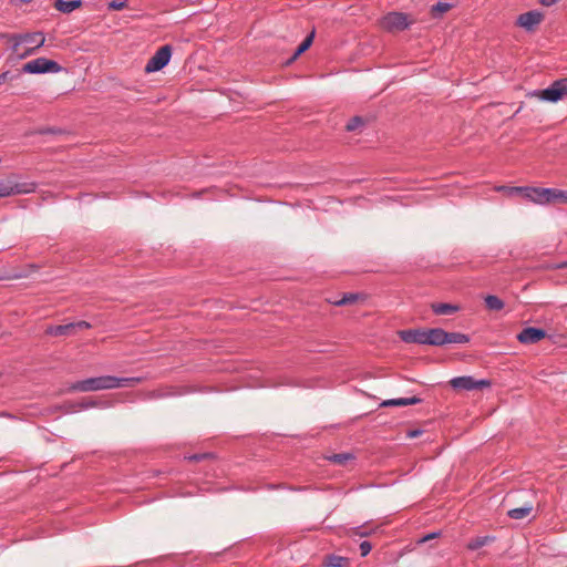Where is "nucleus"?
<instances>
[{"instance_id":"27","label":"nucleus","mask_w":567,"mask_h":567,"mask_svg":"<svg viewBox=\"0 0 567 567\" xmlns=\"http://www.w3.org/2000/svg\"><path fill=\"white\" fill-rule=\"evenodd\" d=\"M451 9V4L446 2H437L432 7L431 12L433 17H439Z\"/></svg>"},{"instance_id":"3","label":"nucleus","mask_w":567,"mask_h":567,"mask_svg":"<svg viewBox=\"0 0 567 567\" xmlns=\"http://www.w3.org/2000/svg\"><path fill=\"white\" fill-rule=\"evenodd\" d=\"M565 95H567V78L555 81L545 90H536L528 93V96L553 103L560 101Z\"/></svg>"},{"instance_id":"7","label":"nucleus","mask_w":567,"mask_h":567,"mask_svg":"<svg viewBox=\"0 0 567 567\" xmlns=\"http://www.w3.org/2000/svg\"><path fill=\"white\" fill-rule=\"evenodd\" d=\"M450 385L456 391L482 390L491 386L488 380H475L471 375L456 377L450 380Z\"/></svg>"},{"instance_id":"1","label":"nucleus","mask_w":567,"mask_h":567,"mask_svg":"<svg viewBox=\"0 0 567 567\" xmlns=\"http://www.w3.org/2000/svg\"><path fill=\"white\" fill-rule=\"evenodd\" d=\"M142 378H116L112 375H102L89 378L74 382L68 389L69 392H93L100 390H111L123 386H135L142 382Z\"/></svg>"},{"instance_id":"34","label":"nucleus","mask_w":567,"mask_h":567,"mask_svg":"<svg viewBox=\"0 0 567 567\" xmlns=\"http://www.w3.org/2000/svg\"><path fill=\"white\" fill-rule=\"evenodd\" d=\"M434 537H436V534H435V533L429 534V535H426L425 537H423V538L421 539V543H424V542H426V540H429V539H432V538H434Z\"/></svg>"},{"instance_id":"14","label":"nucleus","mask_w":567,"mask_h":567,"mask_svg":"<svg viewBox=\"0 0 567 567\" xmlns=\"http://www.w3.org/2000/svg\"><path fill=\"white\" fill-rule=\"evenodd\" d=\"M82 0H55L54 8L62 13H71L82 7Z\"/></svg>"},{"instance_id":"25","label":"nucleus","mask_w":567,"mask_h":567,"mask_svg":"<svg viewBox=\"0 0 567 567\" xmlns=\"http://www.w3.org/2000/svg\"><path fill=\"white\" fill-rule=\"evenodd\" d=\"M353 456L352 454L350 453H339V454H333L331 456L328 457V460L334 464H339V465H343L346 464L349 460H352Z\"/></svg>"},{"instance_id":"12","label":"nucleus","mask_w":567,"mask_h":567,"mask_svg":"<svg viewBox=\"0 0 567 567\" xmlns=\"http://www.w3.org/2000/svg\"><path fill=\"white\" fill-rule=\"evenodd\" d=\"M399 336L406 343L426 344V329L401 330Z\"/></svg>"},{"instance_id":"32","label":"nucleus","mask_w":567,"mask_h":567,"mask_svg":"<svg viewBox=\"0 0 567 567\" xmlns=\"http://www.w3.org/2000/svg\"><path fill=\"white\" fill-rule=\"evenodd\" d=\"M422 434L421 430H412L408 432V437L414 439Z\"/></svg>"},{"instance_id":"23","label":"nucleus","mask_w":567,"mask_h":567,"mask_svg":"<svg viewBox=\"0 0 567 567\" xmlns=\"http://www.w3.org/2000/svg\"><path fill=\"white\" fill-rule=\"evenodd\" d=\"M567 204V190L550 188V204Z\"/></svg>"},{"instance_id":"5","label":"nucleus","mask_w":567,"mask_h":567,"mask_svg":"<svg viewBox=\"0 0 567 567\" xmlns=\"http://www.w3.org/2000/svg\"><path fill=\"white\" fill-rule=\"evenodd\" d=\"M412 21L402 12H390L380 20V25L388 32H398L410 27Z\"/></svg>"},{"instance_id":"28","label":"nucleus","mask_w":567,"mask_h":567,"mask_svg":"<svg viewBox=\"0 0 567 567\" xmlns=\"http://www.w3.org/2000/svg\"><path fill=\"white\" fill-rule=\"evenodd\" d=\"M361 126H363V120H362V117H360V116H354V117H352V118L348 122V124H347L346 128H347V131L351 132V131H355L357 128H359V127H361Z\"/></svg>"},{"instance_id":"9","label":"nucleus","mask_w":567,"mask_h":567,"mask_svg":"<svg viewBox=\"0 0 567 567\" xmlns=\"http://www.w3.org/2000/svg\"><path fill=\"white\" fill-rule=\"evenodd\" d=\"M171 55L172 49L169 45H164L159 48L146 63L145 71L147 73H151L162 70L165 65L168 64Z\"/></svg>"},{"instance_id":"17","label":"nucleus","mask_w":567,"mask_h":567,"mask_svg":"<svg viewBox=\"0 0 567 567\" xmlns=\"http://www.w3.org/2000/svg\"><path fill=\"white\" fill-rule=\"evenodd\" d=\"M533 505L530 503H526L522 507L509 509L507 515L512 519H523L527 517L533 512Z\"/></svg>"},{"instance_id":"8","label":"nucleus","mask_w":567,"mask_h":567,"mask_svg":"<svg viewBox=\"0 0 567 567\" xmlns=\"http://www.w3.org/2000/svg\"><path fill=\"white\" fill-rule=\"evenodd\" d=\"M35 190L34 183H18L9 178L7 182H0V197L12 195L30 194Z\"/></svg>"},{"instance_id":"15","label":"nucleus","mask_w":567,"mask_h":567,"mask_svg":"<svg viewBox=\"0 0 567 567\" xmlns=\"http://www.w3.org/2000/svg\"><path fill=\"white\" fill-rule=\"evenodd\" d=\"M421 402V399L417 396L412 398H402V399H391V400H384L380 406L386 408V406H406V405H413Z\"/></svg>"},{"instance_id":"10","label":"nucleus","mask_w":567,"mask_h":567,"mask_svg":"<svg viewBox=\"0 0 567 567\" xmlns=\"http://www.w3.org/2000/svg\"><path fill=\"white\" fill-rule=\"evenodd\" d=\"M544 19V14L539 11L532 10L522 13L517 18V24L526 31H533Z\"/></svg>"},{"instance_id":"24","label":"nucleus","mask_w":567,"mask_h":567,"mask_svg":"<svg viewBox=\"0 0 567 567\" xmlns=\"http://www.w3.org/2000/svg\"><path fill=\"white\" fill-rule=\"evenodd\" d=\"M361 298L362 296L359 293H346L340 300H336L332 303L336 306L351 305Z\"/></svg>"},{"instance_id":"2","label":"nucleus","mask_w":567,"mask_h":567,"mask_svg":"<svg viewBox=\"0 0 567 567\" xmlns=\"http://www.w3.org/2000/svg\"><path fill=\"white\" fill-rule=\"evenodd\" d=\"M1 38H6L12 43V53L20 60L34 54L45 42V37L42 32L1 34Z\"/></svg>"},{"instance_id":"26","label":"nucleus","mask_w":567,"mask_h":567,"mask_svg":"<svg viewBox=\"0 0 567 567\" xmlns=\"http://www.w3.org/2000/svg\"><path fill=\"white\" fill-rule=\"evenodd\" d=\"M315 38V31H312L307 38L301 42V44L298 47L297 51L295 52V58L303 53L306 50L309 49V47L312 44Z\"/></svg>"},{"instance_id":"16","label":"nucleus","mask_w":567,"mask_h":567,"mask_svg":"<svg viewBox=\"0 0 567 567\" xmlns=\"http://www.w3.org/2000/svg\"><path fill=\"white\" fill-rule=\"evenodd\" d=\"M431 309L435 315L446 316L457 312L460 310V307L452 303H432Z\"/></svg>"},{"instance_id":"13","label":"nucleus","mask_w":567,"mask_h":567,"mask_svg":"<svg viewBox=\"0 0 567 567\" xmlns=\"http://www.w3.org/2000/svg\"><path fill=\"white\" fill-rule=\"evenodd\" d=\"M446 331L441 328L426 329V344L444 346Z\"/></svg>"},{"instance_id":"11","label":"nucleus","mask_w":567,"mask_h":567,"mask_svg":"<svg viewBox=\"0 0 567 567\" xmlns=\"http://www.w3.org/2000/svg\"><path fill=\"white\" fill-rule=\"evenodd\" d=\"M545 337H546L545 330H543L540 328L529 327V328L523 329L518 333L517 339L522 343L529 344V343H536V342L540 341L542 339H544Z\"/></svg>"},{"instance_id":"6","label":"nucleus","mask_w":567,"mask_h":567,"mask_svg":"<svg viewBox=\"0 0 567 567\" xmlns=\"http://www.w3.org/2000/svg\"><path fill=\"white\" fill-rule=\"evenodd\" d=\"M511 192H524V198L537 205L550 204V188L513 186Z\"/></svg>"},{"instance_id":"29","label":"nucleus","mask_w":567,"mask_h":567,"mask_svg":"<svg viewBox=\"0 0 567 567\" xmlns=\"http://www.w3.org/2000/svg\"><path fill=\"white\" fill-rule=\"evenodd\" d=\"M127 2L126 0H113L107 4V8L110 10H122L126 8Z\"/></svg>"},{"instance_id":"35","label":"nucleus","mask_w":567,"mask_h":567,"mask_svg":"<svg viewBox=\"0 0 567 567\" xmlns=\"http://www.w3.org/2000/svg\"><path fill=\"white\" fill-rule=\"evenodd\" d=\"M95 403L94 402H84V403H81V408L83 409H87V408H92L94 406Z\"/></svg>"},{"instance_id":"33","label":"nucleus","mask_w":567,"mask_h":567,"mask_svg":"<svg viewBox=\"0 0 567 567\" xmlns=\"http://www.w3.org/2000/svg\"><path fill=\"white\" fill-rule=\"evenodd\" d=\"M74 324H75V328H80V329H87L91 327L90 323L86 321H79Z\"/></svg>"},{"instance_id":"18","label":"nucleus","mask_w":567,"mask_h":567,"mask_svg":"<svg viewBox=\"0 0 567 567\" xmlns=\"http://www.w3.org/2000/svg\"><path fill=\"white\" fill-rule=\"evenodd\" d=\"M495 540L494 536H478L473 539H471L466 547L468 550H477L486 545H489Z\"/></svg>"},{"instance_id":"20","label":"nucleus","mask_w":567,"mask_h":567,"mask_svg":"<svg viewBox=\"0 0 567 567\" xmlns=\"http://www.w3.org/2000/svg\"><path fill=\"white\" fill-rule=\"evenodd\" d=\"M323 565L326 567H347L349 565V559L342 556L330 555L326 557Z\"/></svg>"},{"instance_id":"38","label":"nucleus","mask_w":567,"mask_h":567,"mask_svg":"<svg viewBox=\"0 0 567 567\" xmlns=\"http://www.w3.org/2000/svg\"><path fill=\"white\" fill-rule=\"evenodd\" d=\"M565 267H567V261L564 264Z\"/></svg>"},{"instance_id":"37","label":"nucleus","mask_w":567,"mask_h":567,"mask_svg":"<svg viewBox=\"0 0 567 567\" xmlns=\"http://www.w3.org/2000/svg\"><path fill=\"white\" fill-rule=\"evenodd\" d=\"M20 1H21V2H23V3H29V2H31L32 0H20Z\"/></svg>"},{"instance_id":"30","label":"nucleus","mask_w":567,"mask_h":567,"mask_svg":"<svg viewBox=\"0 0 567 567\" xmlns=\"http://www.w3.org/2000/svg\"><path fill=\"white\" fill-rule=\"evenodd\" d=\"M372 549V546L369 542H362L360 544V550L362 556H367Z\"/></svg>"},{"instance_id":"19","label":"nucleus","mask_w":567,"mask_h":567,"mask_svg":"<svg viewBox=\"0 0 567 567\" xmlns=\"http://www.w3.org/2000/svg\"><path fill=\"white\" fill-rule=\"evenodd\" d=\"M75 329L74 323H68V324H61V326H54L48 328L47 332L51 336H66L72 333V331Z\"/></svg>"},{"instance_id":"36","label":"nucleus","mask_w":567,"mask_h":567,"mask_svg":"<svg viewBox=\"0 0 567 567\" xmlns=\"http://www.w3.org/2000/svg\"><path fill=\"white\" fill-rule=\"evenodd\" d=\"M8 72H3L0 74V83H3L7 80Z\"/></svg>"},{"instance_id":"4","label":"nucleus","mask_w":567,"mask_h":567,"mask_svg":"<svg viewBox=\"0 0 567 567\" xmlns=\"http://www.w3.org/2000/svg\"><path fill=\"white\" fill-rule=\"evenodd\" d=\"M60 71H62V66L47 58L34 59L22 66V72L29 74L59 73Z\"/></svg>"},{"instance_id":"22","label":"nucleus","mask_w":567,"mask_h":567,"mask_svg":"<svg viewBox=\"0 0 567 567\" xmlns=\"http://www.w3.org/2000/svg\"><path fill=\"white\" fill-rule=\"evenodd\" d=\"M470 338L461 332H446L445 344L447 343H467Z\"/></svg>"},{"instance_id":"31","label":"nucleus","mask_w":567,"mask_h":567,"mask_svg":"<svg viewBox=\"0 0 567 567\" xmlns=\"http://www.w3.org/2000/svg\"><path fill=\"white\" fill-rule=\"evenodd\" d=\"M512 188L513 187L501 186L497 188V190L505 192L508 196L522 195L524 197V192H511Z\"/></svg>"},{"instance_id":"21","label":"nucleus","mask_w":567,"mask_h":567,"mask_svg":"<svg viewBox=\"0 0 567 567\" xmlns=\"http://www.w3.org/2000/svg\"><path fill=\"white\" fill-rule=\"evenodd\" d=\"M485 305L489 310L499 311L504 308V302L497 296L488 295L485 297Z\"/></svg>"}]
</instances>
